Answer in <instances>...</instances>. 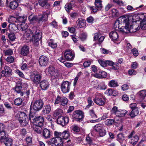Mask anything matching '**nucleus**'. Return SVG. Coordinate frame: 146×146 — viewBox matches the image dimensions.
I'll return each instance as SVG.
<instances>
[{
  "label": "nucleus",
  "mask_w": 146,
  "mask_h": 146,
  "mask_svg": "<svg viewBox=\"0 0 146 146\" xmlns=\"http://www.w3.org/2000/svg\"><path fill=\"white\" fill-rule=\"evenodd\" d=\"M121 18V22H123L124 25L121 26V24L119 23V21H117L115 22L114 26L115 28L117 27L121 33L126 34L129 33H134L138 30V28H136L135 26L130 24V20L133 19L132 16H124Z\"/></svg>",
  "instance_id": "nucleus-1"
},
{
  "label": "nucleus",
  "mask_w": 146,
  "mask_h": 146,
  "mask_svg": "<svg viewBox=\"0 0 146 146\" xmlns=\"http://www.w3.org/2000/svg\"><path fill=\"white\" fill-rule=\"evenodd\" d=\"M33 32L31 29H27L25 31L24 37L27 39H30L31 41L37 45L38 42L42 37L41 35L40 31L37 30L35 35H33Z\"/></svg>",
  "instance_id": "nucleus-2"
},
{
  "label": "nucleus",
  "mask_w": 146,
  "mask_h": 146,
  "mask_svg": "<svg viewBox=\"0 0 146 146\" xmlns=\"http://www.w3.org/2000/svg\"><path fill=\"white\" fill-rule=\"evenodd\" d=\"M45 71L53 79L59 78L61 76L60 74L58 72L56 69L52 66H50L46 68Z\"/></svg>",
  "instance_id": "nucleus-3"
},
{
  "label": "nucleus",
  "mask_w": 146,
  "mask_h": 146,
  "mask_svg": "<svg viewBox=\"0 0 146 146\" xmlns=\"http://www.w3.org/2000/svg\"><path fill=\"white\" fill-rule=\"evenodd\" d=\"M93 100L94 102L98 105L103 106L106 102V99L105 96L101 93H96Z\"/></svg>",
  "instance_id": "nucleus-4"
},
{
  "label": "nucleus",
  "mask_w": 146,
  "mask_h": 146,
  "mask_svg": "<svg viewBox=\"0 0 146 146\" xmlns=\"http://www.w3.org/2000/svg\"><path fill=\"white\" fill-rule=\"evenodd\" d=\"M94 129L100 137H103L106 134L105 126L103 124H99L96 125L94 126Z\"/></svg>",
  "instance_id": "nucleus-5"
},
{
  "label": "nucleus",
  "mask_w": 146,
  "mask_h": 146,
  "mask_svg": "<svg viewBox=\"0 0 146 146\" xmlns=\"http://www.w3.org/2000/svg\"><path fill=\"white\" fill-rule=\"evenodd\" d=\"M43 105L44 103L42 100H38L31 103L30 109L36 111H39L42 108Z\"/></svg>",
  "instance_id": "nucleus-6"
},
{
  "label": "nucleus",
  "mask_w": 146,
  "mask_h": 146,
  "mask_svg": "<svg viewBox=\"0 0 146 146\" xmlns=\"http://www.w3.org/2000/svg\"><path fill=\"white\" fill-rule=\"evenodd\" d=\"M27 19L26 16H19L17 18L11 17L8 19V21L9 23H15L19 22L21 23H25V21Z\"/></svg>",
  "instance_id": "nucleus-7"
},
{
  "label": "nucleus",
  "mask_w": 146,
  "mask_h": 146,
  "mask_svg": "<svg viewBox=\"0 0 146 146\" xmlns=\"http://www.w3.org/2000/svg\"><path fill=\"white\" fill-rule=\"evenodd\" d=\"M111 112L112 113H114L118 117L124 116L127 113V111L125 110H118L117 107L115 106L113 108Z\"/></svg>",
  "instance_id": "nucleus-8"
},
{
  "label": "nucleus",
  "mask_w": 146,
  "mask_h": 146,
  "mask_svg": "<svg viewBox=\"0 0 146 146\" xmlns=\"http://www.w3.org/2000/svg\"><path fill=\"white\" fill-rule=\"evenodd\" d=\"M72 117L76 121H80L84 117V114L82 111L77 110L73 112Z\"/></svg>",
  "instance_id": "nucleus-9"
},
{
  "label": "nucleus",
  "mask_w": 146,
  "mask_h": 146,
  "mask_svg": "<svg viewBox=\"0 0 146 146\" xmlns=\"http://www.w3.org/2000/svg\"><path fill=\"white\" fill-rule=\"evenodd\" d=\"M63 143L62 139L53 138L48 142V144L49 146H60Z\"/></svg>",
  "instance_id": "nucleus-10"
},
{
  "label": "nucleus",
  "mask_w": 146,
  "mask_h": 146,
  "mask_svg": "<svg viewBox=\"0 0 146 146\" xmlns=\"http://www.w3.org/2000/svg\"><path fill=\"white\" fill-rule=\"evenodd\" d=\"M64 56L67 60L72 61L74 58V52L70 50H66L64 53Z\"/></svg>",
  "instance_id": "nucleus-11"
},
{
  "label": "nucleus",
  "mask_w": 146,
  "mask_h": 146,
  "mask_svg": "<svg viewBox=\"0 0 146 146\" xmlns=\"http://www.w3.org/2000/svg\"><path fill=\"white\" fill-rule=\"evenodd\" d=\"M70 84L67 81L63 82L61 85V89L63 93L68 92L70 89Z\"/></svg>",
  "instance_id": "nucleus-12"
},
{
  "label": "nucleus",
  "mask_w": 146,
  "mask_h": 146,
  "mask_svg": "<svg viewBox=\"0 0 146 146\" xmlns=\"http://www.w3.org/2000/svg\"><path fill=\"white\" fill-rule=\"evenodd\" d=\"M33 123L35 125L42 127L43 125V122L44 121L43 117L39 116L33 119Z\"/></svg>",
  "instance_id": "nucleus-13"
},
{
  "label": "nucleus",
  "mask_w": 146,
  "mask_h": 146,
  "mask_svg": "<svg viewBox=\"0 0 146 146\" xmlns=\"http://www.w3.org/2000/svg\"><path fill=\"white\" fill-rule=\"evenodd\" d=\"M69 121L68 117H58L57 123L58 124L64 126Z\"/></svg>",
  "instance_id": "nucleus-14"
},
{
  "label": "nucleus",
  "mask_w": 146,
  "mask_h": 146,
  "mask_svg": "<svg viewBox=\"0 0 146 146\" xmlns=\"http://www.w3.org/2000/svg\"><path fill=\"white\" fill-rule=\"evenodd\" d=\"M134 133V131L131 132L129 135L128 136L129 139H130V143L132 145H134L139 140V137L137 135L133 136V135Z\"/></svg>",
  "instance_id": "nucleus-15"
},
{
  "label": "nucleus",
  "mask_w": 146,
  "mask_h": 146,
  "mask_svg": "<svg viewBox=\"0 0 146 146\" xmlns=\"http://www.w3.org/2000/svg\"><path fill=\"white\" fill-rule=\"evenodd\" d=\"M32 81L35 84H38L41 79V75L38 74H33L31 76Z\"/></svg>",
  "instance_id": "nucleus-16"
},
{
  "label": "nucleus",
  "mask_w": 146,
  "mask_h": 146,
  "mask_svg": "<svg viewBox=\"0 0 146 146\" xmlns=\"http://www.w3.org/2000/svg\"><path fill=\"white\" fill-rule=\"evenodd\" d=\"M48 59L44 56H41L38 60L39 64L41 66H44L47 65L48 64Z\"/></svg>",
  "instance_id": "nucleus-17"
},
{
  "label": "nucleus",
  "mask_w": 146,
  "mask_h": 146,
  "mask_svg": "<svg viewBox=\"0 0 146 146\" xmlns=\"http://www.w3.org/2000/svg\"><path fill=\"white\" fill-rule=\"evenodd\" d=\"M0 141L1 142H3L6 146H11L12 140L10 138L6 137L5 135L2 137L0 138Z\"/></svg>",
  "instance_id": "nucleus-18"
},
{
  "label": "nucleus",
  "mask_w": 146,
  "mask_h": 146,
  "mask_svg": "<svg viewBox=\"0 0 146 146\" xmlns=\"http://www.w3.org/2000/svg\"><path fill=\"white\" fill-rule=\"evenodd\" d=\"M50 14V11L47 13L44 12L42 15L38 16L39 22L46 21Z\"/></svg>",
  "instance_id": "nucleus-19"
},
{
  "label": "nucleus",
  "mask_w": 146,
  "mask_h": 146,
  "mask_svg": "<svg viewBox=\"0 0 146 146\" xmlns=\"http://www.w3.org/2000/svg\"><path fill=\"white\" fill-rule=\"evenodd\" d=\"M77 27L78 28H81L85 26L86 25V20L82 18L78 19L77 21Z\"/></svg>",
  "instance_id": "nucleus-20"
},
{
  "label": "nucleus",
  "mask_w": 146,
  "mask_h": 146,
  "mask_svg": "<svg viewBox=\"0 0 146 146\" xmlns=\"http://www.w3.org/2000/svg\"><path fill=\"white\" fill-rule=\"evenodd\" d=\"M38 1L40 6L47 9L50 8V5L48 3V0H38Z\"/></svg>",
  "instance_id": "nucleus-21"
},
{
  "label": "nucleus",
  "mask_w": 146,
  "mask_h": 146,
  "mask_svg": "<svg viewBox=\"0 0 146 146\" xmlns=\"http://www.w3.org/2000/svg\"><path fill=\"white\" fill-rule=\"evenodd\" d=\"M42 136L45 139H47L50 137L51 135L49 129L45 128L42 131Z\"/></svg>",
  "instance_id": "nucleus-22"
},
{
  "label": "nucleus",
  "mask_w": 146,
  "mask_h": 146,
  "mask_svg": "<svg viewBox=\"0 0 146 146\" xmlns=\"http://www.w3.org/2000/svg\"><path fill=\"white\" fill-rule=\"evenodd\" d=\"M29 48L28 46L25 45L22 47L21 50V54L23 56H26L29 53Z\"/></svg>",
  "instance_id": "nucleus-23"
},
{
  "label": "nucleus",
  "mask_w": 146,
  "mask_h": 146,
  "mask_svg": "<svg viewBox=\"0 0 146 146\" xmlns=\"http://www.w3.org/2000/svg\"><path fill=\"white\" fill-rule=\"evenodd\" d=\"M40 87L43 90H46L48 88L49 84L46 80H42L40 83Z\"/></svg>",
  "instance_id": "nucleus-24"
},
{
  "label": "nucleus",
  "mask_w": 146,
  "mask_h": 146,
  "mask_svg": "<svg viewBox=\"0 0 146 146\" xmlns=\"http://www.w3.org/2000/svg\"><path fill=\"white\" fill-rule=\"evenodd\" d=\"M51 110V106L47 104L44 106V108L42 111V114L45 115L50 113Z\"/></svg>",
  "instance_id": "nucleus-25"
},
{
  "label": "nucleus",
  "mask_w": 146,
  "mask_h": 146,
  "mask_svg": "<svg viewBox=\"0 0 146 146\" xmlns=\"http://www.w3.org/2000/svg\"><path fill=\"white\" fill-rule=\"evenodd\" d=\"M110 38L113 41L116 40L118 38V35L117 32L113 31L111 32L109 34Z\"/></svg>",
  "instance_id": "nucleus-26"
},
{
  "label": "nucleus",
  "mask_w": 146,
  "mask_h": 146,
  "mask_svg": "<svg viewBox=\"0 0 146 146\" xmlns=\"http://www.w3.org/2000/svg\"><path fill=\"white\" fill-rule=\"evenodd\" d=\"M13 89L17 93L20 94L21 96H23L24 94L22 92V88L21 86L17 85Z\"/></svg>",
  "instance_id": "nucleus-27"
},
{
  "label": "nucleus",
  "mask_w": 146,
  "mask_h": 146,
  "mask_svg": "<svg viewBox=\"0 0 146 146\" xmlns=\"http://www.w3.org/2000/svg\"><path fill=\"white\" fill-rule=\"evenodd\" d=\"M109 66L111 67V68L114 70H117L119 68V66L117 63L111 61H110L108 62Z\"/></svg>",
  "instance_id": "nucleus-28"
},
{
  "label": "nucleus",
  "mask_w": 146,
  "mask_h": 146,
  "mask_svg": "<svg viewBox=\"0 0 146 146\" xmlns=\"http://www.w3.org/2000/svg\"><path fill=\"white\" fill-rule=\"evenodd\" d=\"M5 126L4 125L0 123V138L6 135L5 131Z\"/></svg>",
  "instance_id": "nucleus-29"
},
{
  "label": "nucleus",
  "mask_w": 146,
  "mask_h": 146,
  "mask_svg": "<svg viewBox=\"0 0 146 146\" xmlns=\"http://www.w3.org/2000/svg\"><path fill=\"white\" fill-rule=\"evenodd\" d=\"M98 61L101 66L104 67H106L107 65H109V63L108 62L110 60H106L103 59H100L98 60Z\"/></svg>",
  "instance_id": "nucleus-30"
},
{
  "label": "nucleus",
  "mask_w": 146,
  "mask_h": 146,
  "mask_svg": "<svg viewBox=\"0 0 146 146\" xmlns=\"http://www.w3.org/2000/svg\"><path fill=\"white\" fill-rule=\"evenodd\" d=\"M29 19L31 23L33 24L37 22H39L38 16H33L32 15H30L29 17Z\"/></svg>",
  "instance_id": "nucleus-31"
},
{
  "label": "nucleus",
  "mask_w": 146,
  "mask_h": 146,
  "mask_svg": "<svg viewBox=\"0 0 146 146\" xmlns=\"http://www.w3.org/2000/svg\"><path fill=\"white\" fill-rule=\"evenodd\" d=\"M117 140L121 144L125 143L126 142L123 134L120 133L117 135Z\"/></svg>",
  "instance_id": "nucleus-32"
},
{
  "label": "nucleus",
  "mask_w": 146,
  "mask_h": 146,
  "mask_svg": "<svg viewBox=\"0 0 146 146\" xmlns=\"http://www.w3.org/2000/svg\"><path fill=\"white\" fill-rule=\"evenodd\" d=\"M28 25L26 23H23L19 27H17L18 30L21 31H26L27 30Z\"/></svg>",
  "instance_id": "nucleus-33"
},
{
  "label": "nucleus",
  "mask_w": 146,
  "mask_h": 146,
  "mask_svg": "<svg viewBox=\"0 0 146 146\" xmlns=\"http://www.w3.org/2000/svg\"><path fill=\"white\" fill-rule=\"evenodd\" d=\"M139 113V110L138 108H135L132 110L129 114V115L131 118L137 116Z\"/></svg>",
  "instance_id": "nucleus-34"
},
{
  "label": "nucleus",
  "mask_w": 146,
  "mask_h": 146,
  "mask_svg": "<svg viewBox=\"0 0 146 146\" xmlns=\"http://www.w3.org/2000/svg\"><path fill=\"white\" fill-rule=\"evenodd\" d=\"M5 73L4 76L6 77H8L11 75L12 70L10 68L7 66H5L4 67Z\"/></svg>",
  "instance_id": "nucleus-35"
},
{
  "label": "nucleus",
  "mask_w": 146,
  "mask_h": 146,
  "mask_svg": "<svg viewBox=\"0 0 146 146\" xmlns=\"http://www.w3.org/2000/svg\"><path fill=\"white\" fill-rule=\"evenodd\" d=\"M62 113V110L60 109H57L53 112V116L55 117H58L62 116L61 115Z\"/></svg>",
  "instance_id": "nucleus-36"
},
{
  "label": "nucleus",
  "mask_w": 146,
  "mask_h": 146,
  "mask_svg": "<svg viewBox=\"0 0 146 146\" xmlns=\"http://www.w3.org/2000/svg\"><path fill=\"white\" fill-rule=\"evenodd\" d=\"M94 76L98 78H105L107 76V73L105 71H101L99 72V75L96 74Z\"/></svg>",
  "instance_id": "nucleus-37"
},
{
  "label": "nucleus",
  "mask_w": 146,
  "mask_h": 146,
  "mask_svg": "<svg viewBox=\"0 0 146 146\" xmlns=\"http://www.w3.org/2000/svg\"><path fill=\"white\" fill-rule=\"evenodd\" d=\"M102 1L101 0H95V5L99 10H101L102 7Z\"/></svg>",
  "instance_id": "nucleus-38"
},
{
  "label": "nucleus",
  "mask_w": 146,
  "mask_h": 146,
  "mask_svg": "<svg viewBox=\"0 0 146 146\" xmlns=\"http://www.w3.org/2000/svg\"><path fill=\"white\" fill-rule=\"evenodd\" d=\"M18 5L17 2L16 1H11L10 3V8L12 9H16Z\"/></svg>",
  "instance_id": "nucleus-39"
},
{
  "label": "nucleus",
  "mask_w": 146,
  "mask_h": 146,
  "mask_svg": "<svg viewBox=\"0 0 146 146\" xmlns=\"http://www.w3.org/2000/svg\"><path fill=\"white\" fill-rule=\"evenodd\" d=\"M110 13L113 17H117L119 15V13L118 10L115 9H113L110 11Z\"/></svg>",
  "instance_id": "nucleus-40"
},
{
  "label": "nucleus",
  "mask_w": 146,
  "mask_h": 146,
  "mask_svg": "<svg viewBox=\"0 0 146 146\" xmlns=\"http://www.w3.org/2000/svg\"><path fill=\"white\" fill-rule=\"evenodd\" d=\"M137 94L141 99L143 100L146 96V90H144L140 91Z\"/></svg>",
  "instance_id": "nucleus-41"
},
{
  "label": "nucleus",
  "mask_w": 146,
  "mask_h": 146,
  "mask_svg": "<svg viewBox=\"0 0 146 146\" xmlns=\"http://www.w3.org/2000/svg\"><path fill=\"white\" fill-rule=\"evenodd\" d=\"M61 138L62 140V139H66L68 138L70 136L69 133L68 131H65L61 133Z\"/></svg>",
  "instance_id": "nucleus-42"
},
{
  "label": "nucleus",
  "mask_w": 146,
  "mask_h": 146,
  "mask_svg": "<svg viewBox=\"0 0 146 146\" xmlns=\"http://www.w3.org/2000/svg\"><path fill=\"white\" fill-rule=\"evenodd\" d=\"M108 85L112 87H115L118 86V84L117 81L113 80L110 81L108 83Z\"/></svg>",
  "instance_id": "nucleus-43"
},
{
  "label": "nucleus",
  "mask_w": 146,
  "mask_h": 146,
  "mask_svg": "<svg viewBox=\"0 0 146 146\" xmlns=\"http://www.w3.org/2000/svg\"><path fill=\"white\" fill-rule=\"evenodd\" d=\"M26 119H28L25 113L24 112H21L19 114V121H21Z\"/></svg>",
  "instance_id": "nucleus-44"
},
{
  "label": "nucleus",
  "mask_w": 146,
  "mask_h": 146,
  "mask_svg": "<svg viewBox=\"0 0 146 146\" xmlns=\"http://www.w3.org/2000/svg\"><path fill=\"white\" fill-rule=\"evenodd\" d=\"M115 123V120L112 119H108L106 120L105 121L106 125L108 126H111L113 125Z\"/></svg>",
  "instance_id": "nucleus-45"
},
{
  "label": "nucleus",
  "mask_w": 146,
  "mask_h": 146,
  "mask_svg": "<svg viewBox=\"0 0 146 146\" xmlns=\"http://www.w3.org/2000/svg\"><path fill=\"white\" fill-rule=\"evenodd\" d=\"M107 88L106 86L104 83H100L98 86L97 88L98 90H105Z\"/></svg>",
  "instance_id": "nucleus-46"
},
{
  "label": "nucleus",
  "mask_w": 146,
  "mask_h": 146,
  "mask_svg": "<svg viewBox=\"0 0 146 146\" xmlns=\"http://www.w3.org/2000/svg\"><path fill=\"white\" fill-rule=\"evenodd\" d=\"M7 35L11 41H14L16 39V36L14 33H8Z\"/></svg>",
  "instance_id": "nucleus-47"
},
{
  "label": "nucleus",
  "mask_w": 146,
  "mask_h": 146,
  "mask_svg": "<svg viewBox=\"0 0 146 146\" xmlns=\"http://www.w3.org/2000/svg\"><path fill=\"white\" fill-rule=\"evenodd\" d=\"M72 131L75 132H78L80 131V128L79 126L77 125H74L71 126Z\"/></svg>",
  "instance_id": "nucleus-48"
},
{
  "label": "nucleus",
  "mask_w": 146,
  "mask_h": 146,
  "mask_svg": "<svg viewBox=\"0 0 146 146\" xmlns=\"http://www.w3.org/2000/svg\"><path fill=\"white\" fill-rule=\"evenodd\" d=\"M68 102V99L65 97H61L60 105L62 106H65L66 105Z\"/></svg>",
  "instance_id": "nucleus-49"
},
{
  "label": "nucleus",
  "mask_w": 146,
  "mask_h": 146,
  "mask_svg": "<svg viewBox=\"0 0 146 146\" xmlns=\"http://www.w3.org/2000/svg\"><path fill=\"white\" fill-rule=\"evenodd\" d=\"M65 9L66 11L68 12H70V11L72 9L71 3H67L65 6Z\"/></svg>",
  "instance_id": "nucleus-50"
},
{
  "label": "nucleus",
  "mask_w": 146,
  "mask_h": 146,
  "mask_svg": "<svg viewBox=\"0 0 146 146\" xmlns=\"http://www.w3.org/2000/svg\"><path fill=\"white\" fill-rule=\"evenodd\" d=\"M88 104L86 108H89L91 106L94 105V103L92 100V98L90 97H89L87 99Z\"/></svg>",
  "instance_id": "nucleus-51"
},
{
  "label": "nucleus",
  "mask_w": 146,
  "mask_h": 146,
  "mask_svg": "<svg viewBox=\"0 0 146 146\" xmlns=\"http://www.w3.org/2000/svg\"><path fill=\"white\" fill-rule=\"evenodd\" d=\"M48 45L52 48H55L57 46V44L53 40H50L48 42Z\"/></svg>",
  "instance_id": "nucleus-52"
},
{
  "label": "nucleus",
  "mask_w": 146,
  "mask_h": 146,
  "mask_svg": "<svg viewBox=\"0 0 146 146\" xmlns=\"http://www.w3.org/2000/svg\"><path fill=\"white\" fill-rule=\"evenodd\" d=\"M35 126L33 127V129L34 130L36 133L38 134H40L41 133V127H40L38 126L35 125Z\"/></svg>",
  "instance_id": "nucleus-53"
},
{
  "label": "nucleus",
  "mask_w": 146,
  "mask_h": 146,
  "mask_svg": "<svg viewBox=\"0 0 146 146\" xmlns=\"http://www.w3.org/2000/svg\"><path fill=\"white\" fill-rule=\"evenodd\" d=\"M61 133L57 131H54V138L60 139H62L61 138Z\"/></svg>",
  "instance_id": "nucleus-54"
},
{
  "label": "nucleus",
  "mask_w": 146,
  "mask_h": 146,
  "mask_svg": "<svg viewBox=\"0 0 146 146\" xmlns=\"http://www.w3.org/2000/svg\"><path fill=\"white\" fill-rule=\"evenodd\" d=\"M22 101V99L19 98H17L15 100L14 104L15 105L19 106L21 104Z\"/></svg>",
  "instance_id": "nucleus-55"
},
{
  "label": "nucleus",
  "mask_w": 146,
  "mask_h": 146,
  "mask_svg": "<svg viewBox=\"0 0 146 146\" xmlns=\"http://www.w3.org/2000/svg\"><path fill=\"white\" fill-rule=\"evenodd\" d=\"M139 17L140 20H141V21H144V19H146V13H141L139 15Z\"/></svg>",
  "instance_id": "nucleus-56"
},
{
  "label": "nucleus",
  "mask_w": 146,
  "mask_h": 146,
  "mask_svg": "<svg viewBox=\"0 0 146 146\" xmlns=\"http://www.w3.org/2000/svg\"><path fill=\"white\" fill-rule=\"evenodd\" d=\"M21 126H25L27 125L28 123V119H26L25 120H23V121H19Z\"/></svg>",
  "instance_id": "nucleus-57"
},
{
  "label": "nucleus",
  "mask_w": 146,
  "mask_h": 146,
  "mask_svg": "<svg viewBox=\"0 0 146 146\" xmlns=\"http://www.w3.org/2000/svg\"><path fill=\"white\" fill-rule=\"evenodd\" d=\"M140 26L141 28L143 29H146V19H144V21L141 22Z\"/></svg>",
  "instance_id": "nucleus-58"
},
{
  "label": "nucleus",
  "mask_w": 146,
  "mask_h": 146,
  "mask_svg": "<svg viewBox=\"0 0 146 146\" xmlns=\"http://www.w3.org/2000/svg\"><path fill=\"white\" fill-rule=\"evenodd\" d=\"M91 117L93 118H97L96 115L95 114L94 110L92 109L91 110L89 111Z\"/></svg>",
  "instance_id": "nucleus-59"
},
{
  "label": "nucleus",
  "mask_w": 146,
  "mask_h": 146,
  "mask_svg": "<svg viewBox=\"0 0 146 146\" xmlns=\"http://www.w3.org/2000/svg\"><path fill=\"white\" fill-rule=\"evenodd\" d=\"M61 99V97L59 96H57L54 102V105L57 104L59 103H60Z\"/></svg>",
  "instance_id": "nucleus-60"
},
{
  "label": "nucleus",
  "mask_w": 146,
  "mask_h": 146,
  "mask_svg": "<svg viewBox=\"0 0 146 146\" xmlns=\"http://www.w3.org/2000/svg\"><path fill=\"white\" fill-rule=\"evenodd\" d=\"M90 8L92 13H96L97 11L98 10H99V9L97 7H96L94 6L90 7Z\"/></svg>",
  "instance_id": "nucleus-61"
},
{
  "label": "nucleus",
  "mask_w": 146,
  "mask_h": 146,
  "mask_svg": "<svg viewBox=\"0 0 146 146\" xmlns=\"http://www.w3.org/2000/svg\"><path fill=\"white\" fill-rule=\"evenodd\" d=\"M100 35V34L99 33H96L94 34V40L96 41L98 40V38Z\"/></svg>",
  "instance_id": "nucleus-62"
},
{
  "label": "nucleus",
  "mask_w": 146,
  "mask_h": 146,
  "mask_svg": "<svg viewBox=\"0 0 146 146\" xmlns=\"http://www.w3.org/2000/svg\"><path fill=\"white\" fill-rule=\"evenodd\" d=\"M101 52L102 53L104 54H107L110 53V51L104 48H101L100 49Z\"/></svg>",
  "instance_id": "nucleus-63"
},
{
  "label": "nucleus",
  "mask_w": 146,
  "mask_h": 146,
  "mask_svg": "<svg viewBox=\"0 0 146 146\" xmlns=\"http://www.w3.org/2000/svg\"><path fill=\"white\" fill-rule=\"evenodd\" d=\"M131 52L135 56H137L138 55V51L135 48H133L131 50Z\"/></svg>",
  "instance_id": "nucleus-64"
}]
</instances>
